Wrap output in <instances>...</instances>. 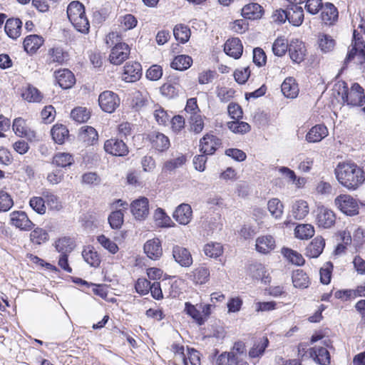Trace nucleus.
Masks as SVG:
<instances>
[{"instance_id": "f257e3e1", "label": "nucleus", "mask_w": 365, "mask_h": 365, "mask_svg": "<svg viewBox=\"0 0 365 365\" xmlns=\"http://www.w3.org/2000/svg\"><path fill=\"white\" fill-rule=\"evenodd\" d=\"M335 177L340 185L349 190H356L365 181L363 168L351 161L340 162L334 169Z\"/></svg>"}, {"instance_id": "f03ea898", "label": "nucleus", "mask_w": 365, "mask_h": 365, "mask_svg": "<svg viewBox=\"0 0 365 365\" xmlns=\"http://www.w3.org/2000/svg\"><path fill=\"white\" fill-rule=\"evenodd\" d=\"M122 35L118 31L109 32L105 39L106 45L111 46L108 56L109 62L114 66H120L128 60L130 55L131 48L121 41Z\"/></svg>"}, {"instance_id": "7ed1b4c3", "label": "nucleus", "mask_w": 365, "mask_h": 365, "mask_svg": "<svg viewBox=\"0 0 365 365\" xmlns=\"http://www.w3.org/2000/svg\"><path fill=\"white\" fill-rule=\"evenodd\" d=\"M365 19L361 17L357 29L354 30L351 43L349 47L346 56L344 59V64L347 65L355 58L359 63H365Z\"/></svg>"}, {"instance_id": "20e7f679", "label": "nucleus", "mask_w": 365, "mask_h": 365, "mask_svg": "<svg viewBox=\"0 0 365 365\" xmlns=\"http://www.w3.org/2000/svg\"><path fill=\"white\" fill-rule=\"evenodd\" d=\"M334 90L349 106H361L365 103L364 89L358 83H352L349 88L345 81H339L334 85Z\"/></svg>"}, {"instance_id": "39448f33", "label": "nucleus", "mask_w": 365, "mask_h": 365, "mask_svg": "<svg viewBox=\"0 0 365 365\" xmlns=\"http://www.w3.org/2000/svg\"><path fill=\"white\" fill-rule=\"evenodd\" d=\"M67 16L73 27L82 34H88L90 23L87 18L84 5L78 1H71L67 6Z\"/></svg>"}, {"instance_id": "423d86ee", "label": "nucleus", "mask_w": 365, "mask_h": 365, "mask_svg": "<svg viewBox=\"0 0 365 365\" xmlns=\"http://www.w3.org/2000/svg\"><path fill=\"white\" fill-rule=\"evenodd\" d=\"M337 221V215L331 207L319 204L314 210V223L317 228L329 230L333 228Z\"/></svg>"}, {"instance_id": "0eeeda50", "label": "nucleus", "mask_w": 365, "mask_h": 365, "mask_svg": "<svg viewBox=\"0 0 365 365\" xmlns=\"http://www.w3.org/2000/svg\"><path fill=\"white\" fill-rule=\"evenodd\" d=\"M336 208L342 214L353 217L359 213V205L357 199L349 194H339L334 200Z\"/></svg>"}, {"instance_id": "6e6552de", "label": "nucleus", "mask_w": 365, "mask_h": 365, "mask_svg": "<svg viewBox=\"0 0 365 365\" xmlns=\"http://www.w3.org/2000/svg\"><path fill=\"white\" fill-rule=\"evenodd\" d=\"M211 309V304L200 303L194 305L189 302L185 303V312L199 325H202L208 319Z\"/></svg>"}, {"instance_id": "1a4fd4ad", "label": "nucleus", "mask_w": 365, "mask_h": 365, "mask_svg": "<svg viewBox=\"0 0 365 365\" xmlns=\"http://www.w3.org/2000/svg\"><path fill=\"white\" fill-rule=\"evenodd\" d=\"M71 54L68 49L60 45H53L47 50L46 63L48 65L63 66L69 63Z\"/></svg>"}, {"instance_id": "9d476101", "label": "nucleus", "mask_w": 365, "mask_h": 365, "mask_svg": "<svg viewBox=\"0 0 365 365\" xmlns=\"http://www.w3.org/2000/svg\"><path fill=\"white\" fill-rule=\"evenodd\" d=\"M103 149L105 152L112 156L125 157L129 153L127 144L116 137H112L104 142Z\"/></svg>"}, {"instance_id": "9b49d317", "label": "nucleus", "mask_w": 365, "mask_h": 365, "mask_svg": "<svg viewBox=\"0 0 365 365\" xmlns=\"http://www.w3.org/2000/svg\"><path fill=\"white\" fill-rule=\"evenodd\" d=\"M145 140L149 143L151 149L158 153L165 152L170 147L169 138L159 131H152L146 134Z\"/></svg>"}, {"instance_id": "f8f14e48", "label": "nucleus", "mask_w": 365, "mask_h": 365, "mask_svg": "<svg viewBox=\"0 0 365 365\" xmlns=\"http://www.w3.org/2000/svg\"><path fill=\"white\" fill-rule=\"evenodd\" d=\"M120 99L118 94L111 91H105L98 96L100 108L106 113H113L120 106Z\"/></svg>"}, {"instance_id": "ddd939ff", "label": "nucleus", "mask_w": 365, "mask_h": 365, "mask_svg": "<svg viewBox=\"0 0 365 365\" xmlns=\"http://www.w3.org/2000/svg\"><path fill=\"white\" fill-rule=\"evenodd\" d=\"M222 140L212 133H206L200 140L199 150L201 153L212 155L222 146Z\"/></svg>"}, {"instance_id": "4468645a", "label": "nucleus", "mask_w": 365, "mask_h": 365, "mask_svg": "<svg viewBox=\"0 0 365 365\" xmlns=\"http://www.w3.org/2000/svg\"><path fill=\"white\" fill-rule=\"evenodd\" d=\"M12 129L16 135L24 138L30 142L37 138L36 132L28 125L26 120L21 117L16 118L13 120Z\"/></svg>"}, {"instance_id": "2eb2a0df", "label": "nucleus", "mask_w": 365, "mask_h": 365, "mask_svg": "<svg viewBox=\"0 0 365 365\" xmlns=\"http://www.w3.org/2000/svg\"><path fill=\"white\" fill-rule=\"evenodd\" d=\"M118 210L113 211L108 216V222L112 229H120L124 222V212L128 209V203L122 200H117L112 204Z\"/></svg>"}, {"instance_id": "dca6fc26", "label": "nucleus", "mask_w": 365, "mask_h": 365, "mask_svg": "<svg viewBox=\"0 0 365 365\" xmlns=\"http://www.w3.org/2000/svg\"><path fill=\"white\" fill-rule=\"evenodd\" d=\"M288 53L292 62L299 64L305 60L307 51L304 42L293 39L289 43Z\"/></svg>"}, {"instance_id": "f3484780", "label": "nucleus", "mask_w": 365, "mask_h": 365, "mask_svg": "<svg viewBox=\"0 0 365 365\" xmlns=\"http://www.w3.org/2000/svg\"><path fill=\"white\" fill-rule=\"evenodd\" d=\"M142 76L141 64L137 61H128L123 66L122 79L125 82L133 83L138 81Z\"/></svg>"}, {"instance_id": "a211bd4d", "label": "nucleus", "mask_w": 365, "mask_h": 365, "mask_svg": "<svg viewBox=\"0 0 365 365\" xmlns=\"http://www.w3.org/2000/svg\"><path fill=\"white\" fill-rule=\"evenodd\" d=\"M320 19L326 26H334L339 19V11L331 2H325L321 9Z\"/></svg>"}, {"instance_id": "6ab92c4d", "label": "nucleus", "mask_w": 365, "mask_h": 365, "mask_svg": "<svg viewBox=\"0 0 365 365\" xmlns=\"http://www.w3.org/2000/svg\"><path fill=\"white\" fill-rule=\"evenodd\" d=\"M53 76L58 85L63 89H69L76 83V77L68 68H59L56 70Z\"/></svg>"}, {"instance_id": "aec40b11", "label": "nucleus", "mask_w": 365, "mask_h": 365, "mask_svg": "<svg viewBox=\"0 0 365 365\" xmlns=\"http://www.w3.org/2000/svg\"><path fill=\"white\" fill-rule=\"evenodd\" d=\"M44 43L45 39L42 36L30 34L24 38L23 41V48L27 54L33 56L37 53Z\"/></svg>"}, {"instance_id": "412c9836", "label": "nucleus", "mask_w": 365, "mask_h": 365, "mask_svg": "<svg viewBox=\"0 0 365 365\" xmlns=\"http://www.w3.org/2000/svg\"><path fill=\"white\" fill-rule=\"evenodd\" d=\"M133 215L137 220H144L149 214V201L145 197L135 200L130 205Z\"/></svg>"}, {"instance_id": "4be33fe9", "label": "nucleus", "mask_w": 365, "mask_h": 365, "mask_svg": "<svg viewBox=\"0 0 365 365\" xmlns=\"http://www.w3.org/2000/svg\"><path fill=\"white\" fill-rule=\"evenodd\" d=\"M11 223L16 227L24 230H31L34 224L29 218L27 214L23 211H14L11 214Z\"/></svg>"}, {"instance_id": "5701e85b", "label": "nucleus", "mask_w": 365, "mask_h": 365, "mask_svg": "<svg viewBox=\"0 0 365 365\" xmlns=\"http://www.w3.org/2000/svg\"><path fill=\"white\" fill-rule=\"evenodd\" d=\"M264 14V8L257 3H249L245 4L241 10L242 17L252 21L261 19Z\"/></svg>"}, {"instance_id": "b1692460", "label": "nucleus", "mask_w": 365, "mask_h": 365, "mask_svg": "<svg viewBox=\"0 0 365 365\" xmlns=\"http://www.w3.org/2000/svg\"><path fill=\"white\" fill-rule=\"evenodd\" d=\"M225 53L235 58L239 59L243 53V45L241 40L237 37L228 38L224 45Z\"/></svg>"}, {"instance_id": "393cba45", "label": "nucleus", "mask_w": 365, "mask_h": 365, "mask_svg": "<svg viewBox=\"0 0 365 365\" xmlns=\"http://www.w3.org/2000/svg\"><path fill=\"white\" fill-rule=\"evenodd\" d=\"M216 365H250L239 354L233 351H224L216 359Z\"/></svg>"}, {"instance_id": "a878e982", "label": "nucleus", "mask_w": 365, "mask_h": 365, "mask_svg": "<svg viewBox=\"0 0 365 365\" xmlns=\"http://www.w3.org/2000/svg\"><path fill=\"white\" fill-rule=\"evenodd\" d=\"M325 240L322 236H317L306 247L305 255L309 258H317L325 247Z\"/></svg>"}, {"instance_id": "bb28decb", "label": "nucleus", "mask_w": 365, "mask_h": 365, "mask_svg": "<svg viewBox=\"0 0 365 365\" xmlns=\"http://www.w3.org/2000/svg\"><path fill=\"white\" fill-rule=\"evenodd\" d=\"M275 247L276 242L272 235H262L256 239L255 249L259 253L269 254L274 250Z\"/></svg>"}, {"instance_id": "cd10ccee", "label": "nucleus", "mask_w": 365, "mask_h": 365, "mask_svg": "<svg viewBox=\"0 0 365 365\" xmlns=\"http://www.w3.org/2000/svg\"><path fill=\"white\" fill-rule=\"evenodd\" d=\"M22 25L23 23L20 19L9 18L5 22L4 31L10 38L16 40L21 35Z\"/></svg>"}, {"instance_id": "c85d7f7f", "label": "nucleus", "mask_w": 365, "mask_h": 365, "mask_svg": "<svg viewBox=\"0 0 365 365\" xmlns=\"http://www.w3.org/2000/svg\"><path fill=\"white\" fill-rule=\"evenodd\" d=\"M287 21L294 26H299L304 19V13L300 5L287 6Z\"/></svg>"}, {"instance_id": "c756f323", "label": "nucleus", "mask_w": 365, "mask_h": 365, "mask_svg": "<svg viewBox=\"0 0 365 365\" xmlns=\"http://www.w3.org/2000/svg\"><path fill=\"white\" fill-rule=\"evenodd\" d=\"M144 252L151 259H160L163 255L161 241L158 238L148 240L144 245Z\"/></svg>"}, {"instance_id": "7c9ffc66", "label": "nucleus", "mask_w": 365, "mask_h": 365, "mask_svg": "<svg viewBox=\"0 0 365 365\" xmlns=\"http://www.w3.org/2000/svg\"><path fill=\"white\" fill-rule=\"evenodd\" d=\"M173 256L182 267H188L192 264V257L190 251L183 247L175 245L173 247Z\"/></svg>"}, {"instance_id": "2f4dec72", "label": "nucleus", "mask_w": 365, "mask_h": 365, "mask_svg": "<svg viewBox=\"0 0 365 365\" xmlns=\"http://www.w3.org/2000/svg\"><path fill=\"white\" fill-rule=\"evenodd\" d=\"M173 217L179 224L187 225L191 221L192 217L191 206L185 203L180 205L175 209Z\"/></svg>"}, {"instance_id": "473e14b6", "label": "nucleus", "mask_w": 365, "mask_h": 365, "mask_svg": "<svg viewBox=\"0 0 365 365\" xmlns=\"http://www.w3.org/2000/svg\"><path fill=\"white\" fill-rule=\"evenodd\" d=\"M281 91L287 98H295L299 93V87L297 80L292 76L287 77L281 85Z\"/></svg>"}, {"instance_id": "72a5a7b5", "label": "nucleus", "mask_w": 365, "mask_h": 365, "mask_svg": "<svg viewBox=\"0 0 365 365\" xmlns=\"http://www.w3.org/2000/svg\"><path fill=\"white\" fill-rule=\"evenodd\" d=\"M81 254L84 261L91 267L97 268L101 265V257L94 247L85 246Z\"/></svg>"}, {"instance_id": "f704fd0d", "label": "nucleus", "mask_w": 365, "mask_h": 365, "mask_svg": "<svg viewBox=\"0 0 365 365\" xmlns=\"http://www.w3.org/2000/svg\"><path fill=\"white\" fill-rule=\"evenodd\" d=\"M269 341L266 336L262 337L255 338L252 346L250 349L248 355L251 359L261 357L265 349L268 347Z\"/></svg>"}, {"instance_id": "c9c22d12", "label": "nucleus", "mask_w": 365, "mask_h": 365, "mask_svg": "<svg viewBox=\"0 0 365 365\" xmlns=\"http://www.w3.org/2000/svg\"><path fill=\"white\" fill-rule=\"evenodd\" d=\"M291 212L295 220H304L309 213V203L302 199L297 200L292 205Z\"/></svg>"}, {"instance_id": "e433bc0d", "label": "nucleus", "mask_w": 365, "mask_h": 365, "mask_svg": "<svg viewBox=\"0 0 365 365\" xmlns=\"http://www.w3.org/2000/svg\"><path fill=\"white\" fill-rule=\"evenodd\" d=\"M309 352L310 356L320 365H329L331 362L330 354L324 347H312Z\"/></svg>"}, {"instance_id": "4c0bfd02", "label": "nucleus", "mask_w": 365, "mask_h": 365, "mask_svg": "<svg viewBox=\"0 0 365 365\" xmlns=\"http://www.w3.org/2000/svg\"><path fill=\"white\" fill-rule=\"evenodd\" d=\"M328 135V129L323 124L313 126L306 135V140L309 143H317Z\"/></svg>"}, {"instance_id": "58836bf2", "label": "nucleus", "mask_w": 365, "mask_h": 365, "mask_svg": "<svg viewBox=\"0 0 365 365\" xmlns=\"http://www.w3.org/2000/svg\"><path fill=\"white\" fill-rule=\"evenodd\" d=\"M79 138L88 145H93L98 140V133L92 126L84 125L79 130Z\"/></svg>"}, {"instance_id": "ea45409f", "label": "nucleus", "mask_w": 365, "mask_h": 365, "mask_svg": "<svg viewBox=\"0 0 365 365\" xmlns=\"http://www.w3.org/2000/svg\"><path fill=\"white\" fill-rule=\"evenodd\" d=\"M54 247L60 254H70L76 247V242L73 238L63 236L55 241Z\"/></svg>"}, {"instance_id": "a19ab883", "label": "nucleus", "mask_w": 365, "mask_h": 365, "mask_svg": "<svg viewBox=\"0 0 365 365\" xmlns=\"http://www.w3.org/2000/svg\"><path fill=\"white\" fill-rule=\"evenodd\" d=\"M293 286L297 289H306L310 284V279L303 269H297L292 274Z\"/></svg>"}, {"instance_id": "79ce46f5", "label": "nucleus", "mask_w": 365, "mask_h": 365, "mask_svg": "<svg viewBox=\"0 0 365 365\" xmlns=\"http://www.w3.org/2000/svg\"><path fill=\"white\" fill-rule=\"evenodd\" d=\"M192 62V57L188 55H178L170 62V67L174 70L183 71L190 68Z\"/></svg>"}, {"instance_id": "37998d69", "label": "nucleus", "mask_w": 365, "mask_h": 365, "mask_svg": "<svg viewBox=\"0 0 365 365\" xmlns=\"http://www.w3.org/2000/svg\"><path fill=\"white\" fill-rule=\"evenodd\" d=\"M52 139L55 143L62 145L69 137V131L67 127L63 124H55L51 130Z\"/></svg>"}, {"instance_id": "c03bdc74", "label": "nucleus", "mask_w": 365, "mask_h": 365, "mask_svg": "<svg viewBox=\"0 0 365 365\" xmlns=\"http://www.w3.org/2000/svg\"><path fill=\"white\" fill-rule=\"evenodd\" d=\"M210 269L204 266H200L195 268L190 275V279L195 284H204L210 279Z\"/></svg>"}, {"instance_id": "a18cd8bd", "label": "nucleus", "mask_w": 365, "mask_h": 365, "mask_svg": "<svg viewBox=\"0 0 365 365\" xmlns=\"http://www.w3.org/2000/svg\"><path fill=\"white\" fill-rule=\"evenodd\" d=\"M21 97L29 103H39L43 99L42 93L38 88L31 84L23 88Z\"/></svg>"}, {"instance_id": "49530a36", "label": "nucleus", "mask_w": 365, "mask_h": 365, "mask_svg": "<svg viewBox=\"0 0 365 365\" xmlns=\"http://www.w3.org/2000/svg\"><path fill=\"white\" fill-rule=\"evenodd\" d=\"M281 253L283 257L290 263L296 266H303L305 259L299 252L288 247H282Z\"/></svg>"}, {"instance_id": "de8ad7c7", "label": "nucleus", "mask_w": 365, "mask_h": 365, "mask_svg": "<svg viewBox=\"0 0 365 365\" xmlns=\"http://www.w3.org/2000/svg\"><path fill=\"white\" fill-rule=\"evenodd\" d=\"M42 195L45 197L46 205L50 210L58 212L63 209V203L60 197L53 192L45 190L42 192Z\"/></svg>"}, {"instance_id": "09e8293b", "label": "nucleus", "mask_w": 365, "mask_h": 365, "mask_svg": "<svg viewBox=\"0 0 365 365\" xmlns=\"http://www.w3.org/2000/svg\"><path fill=\"white\" fill-rule=\"evenodd\" d=\"M73 155L69 153L58 152L52 158V163L56 167L66 168L73 165Z\"/></svg>"}, {"instance_id": "8fccbe9b", "label": "nucleus", "mask_w": 365, "mask_h": 365, "mask_svg": "<svg viewBox=\"0 0 365 365\" xmlns=\"http://www.w3.org/2000/svg\"><path fill=\"white\" fill-rule=\"evenodd\" d=\"M314 234V227L311 224H299L294 228V236L300 240L311 239Z\"/></svg>"}, {"instance_id": "3c124183", "label": "nucleus", "mask_w": 365, "mask_h": 365, "mask_svg": "<svg viewBox=\"0 0 365 365\" xmlns=\"http://www.w3.org/2000/svg\"><path fill=\"white\" fill-rule=\"evenodd\" d=\"M228 129L235 134L244 135L251 130V125L241 120H233L227 123Z\"/></svg>"}, {"instance_id": "603ef678", "label": "nucleus", "mask_w": 365, "mask_h": 365, "mask_svg": "<svg viewBox=\"0 0 365 365\" xmlns=\"http://www.w3.org/2000/svg\"><path fill=\"white\" fill-rule=\"evenodd\" d=\"M30 241L34 245H41L49 240L48 232L41 227H36L30 232Z\"/></svg>"}, {"instance_id": "864d4df0", "label": "nucleus", "mask_w": 365, "mask_h": 365, "mask_svg": "<svg viewBox=\"0 0 365 365\" xmlns=\"http://www.w3.org/2000/svg\"><path fill=\"white\" fill-rule=\"evenodd\" d=\"M289 43L284 36H278L272 44L273 53L279 57H282L289 51Z\"/></svg>"}, {"instance_id": "5fc2aeb1", "label": "nucleus", "mask_w": 365, "mask_h": 365, "mask_svg": "<svg viewBox=\"0 0 365 365\" xmlns=\"http://www.w3.org/2000/svg\"><path fill=\"white\" fill-rule=\"evenodd\" d=\"M267 209L273 217L279 219L283 215L284 205L280 200L273 197L268 201Z\"/></svg>"}, {"instance_id": "6e6d98bb", "label": "nucleus", "mask_w": 365, "mask_h": 365, "mask_svg": "<svg viewBox=\"0 0 365 365\" xmlns=\"http://www.w3.org/2000/svg\"><path fill=\"white\" fill-rule=\"evenodd\" d=\"M318 45L323 52H329L332 51L335 46V40L326 34L320 33L318 35Z\"/></svg>"}, {"instance_id": "4d7b16f0", "label": "nucleus", "mask_w": 365, "mask_h": 365, "mask_svg": "<svg viewBox=\"0 0 365 365\" xmlns=\"http://www.w3.org/2000/svg\"><path fill=\"white\" fill-rule=\"evenodd\" d=\"M190 29L183 24L176 25L173 29V35L175 39L181 43L187 42L190 37Z\"/></svg>"}, {"instance_id": "13d9d810", "label": "nucleus", "mask_w": 365, "mask_h": 365, "mask_svg": "<svg viewBox=\"0 0 365 365\" xmlns=\"http://www.w3.org/2000/svg\"><path fill=\"white\" fill-rule=\"evenodd\" d=\"M205 255L211 258H217L223 254V246L218 242L207 243L203 248Z\"/></svg>"}, {"instance_id": "bf43d9fd", "label": "nucleus", "mask_w": 365, "mask_h": 365, "mask_svg": "<svg viewBox=\"0 0 365 365\" xmlns=\"http://www.w3.org/2000/svg\"><path fill=\"white\" fill-rule=\"evenodd\" d=\"M236 91L230 87L218 86L216 88V96L222 103H227L234 98Z\"/></svg>"}, {"instance_id": "052dcab7", "label": "nucleus", "mask_w": 365, "mask_h": 365, "mask_svg": "<svg viewBox=\"0 0 365 365\" xmlns=\"http://www.w3.org/2000/svg\"><path fill=\"white\" fill-rule=\"evenodd\" d=\"M91 117L90 111L85 107L74 108L71 112V118L77 123L86 122Z\"/></svg>"}, {"instance_id": "680f3d73", "label": "nucleus", "mask_w": 365, "mask_h": 365, "mask_svg": "<svg viewBox=\"0 0 365 365\" xmlns=\"http://www.w3.org/2000/svg\"><path fill=\"white\" fill-rule=\"evenodd\" d=\"M334 270V264L329 261L324 264L319 269L320 282L322 284L328 285L330 284Z\"/></svg>"}, {"instance_id": "e2e57ef3", "label": "nucleus", "mask_w": 365, "mask_h": 365, "mask_svg": "<svg viewBox=\"0 0 365 365\" xmlns=\"http://www.w3.org/2000/svg\"><path fill=\"white\" fill-rule=\"evenodd\" d=\"M204 118L200 113L189 116L188 122L192 132L198 134L203 130L205 126Z\"/></svg>"}, {"instance_id": "0e129e2a", "label": "nucleus", "mask_w": 365, "mask_h": 365, "mask_svg": "<svg viewBox=\"0 0 365 365\" xmlns=\"http://www.w3.org/2000/svg\"><path fill=\"white\" fill-rule=\"evenodd\" d=\"M30 207L38 214L44 215L46 212V205L45 197L34 196L29 200Z\"/></svg>"}, {"instance_id": "69168bd1", "label": "nucleus", "mask_w": 365, "mask_h": 365, "mask_svg": "<svg viewBox=\"0 0 365 365\" xmlns=\"http://www.w3.org/2000/svg\"><path fill=\"white\" fill-rule=\"evenodd\" d=\"M160 93L169 98H174L178 96L179 89L178 85L177 83L173 84L170 82H166L163 83L160 88Z\"/></svg>"}, {"instance_id": "338daca9", "label": "nucleus", "mask_w": 365, "mask_h": 365, "mask_svg": "<svg viewBox=\"0 0 365 365\" xmlns=\"http://www.w3.org/2000/svg\"><path fill=\"white\" fill-rule=\"evenodd\" d=\"M153 116L157 123L163 126L168 125L170 119V116L168 111L160 106H155V109L153 112Z\"/></svg>"}, {"instance_id": "774afa93", "label": "nucleus", "mask_w": 365, "mask_h": 365, "mask_svg": "<svg viewBox=\"0 0 365 365\" xmlns=\"http://www.w3.org/2000/svg\"><path fill=\"white\" fill-rule=\"evenodd\" d=\"M175 353L174 365H187V359L184 353V346L178 344L172 345Z\"/></svg>"}]
</instances>
